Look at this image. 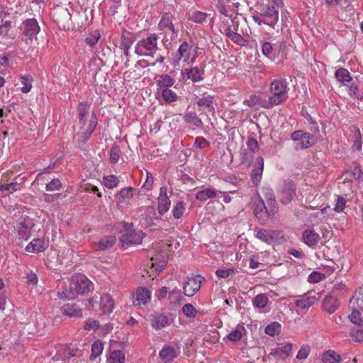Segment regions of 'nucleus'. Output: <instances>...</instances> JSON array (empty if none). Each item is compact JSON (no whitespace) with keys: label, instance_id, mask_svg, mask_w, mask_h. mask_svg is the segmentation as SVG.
Returning a JSON list of instances; mask_svg holds the SVG:
<instances>
[{"label":"nucleus","instance_id":"obj_58","mask_svg":"<svg viewBox=\"0 0 363 363\" xmlns=\"http://www.w3.org/2000/svg\"><path fill=\"white\" fill-rule=\"evenodd\" d=\"M209 145V142L204 138H196L194 143V147L202 149L208 147Z\"/></svg>","mask_w":363,"mask_h":363},{"label":"nucleus","instance_id":"obj_55","mask_svg":"<svg viewBox=\"0 0 363 363\" xmlns=\"http://www.w3.org/2000/svg\"><path fill=\"white\" fill-rule=\"evenodd\" d=\"M20 184L16 182H11L10 184H2L0 186V191H8L11 193L17 191L19 189Z\"/></svg>","mask_w":363,"mask_h":363},{"label":"nucleus","instance_id":"obj_62","mask_svg":"<svg viewBox=\"0 0 363 363\" xmlns=\"http://www.w3.org/2000/svg\"><path fill=\"white\" fill-rule=\"evenodd\" d=\"M324 278V275L317 272H313L308 277V281L311 283H317Z\"/></svg>","mask_w":363,"mask_h":363},{"label":"nucleus","instance_id":"obj_42","mask_svg":"<svg viewBox=\"0 0 363 363\" xmlns=\"http://www.w3.org/2000/svg\"><path fill=\"white\" fill-rule=\"evenodd\" d=\"M268 301V297L265 294H260L254 298L253 304L258 308H263L267 304Z\"/></svg>","mask_w":363,"mask_h":363},{"label":"nucleus","instance_id":"obj_29","mask_svg":"<svg viewBox=\"0 0 363 363\" xmlns=\"http://www.w3.org/2000/svg\"><path fill=\"white\" fill-rule=\"evenodd\" d=\"M116 238L114 236H105L98 242V247L101 250H108L116 243Z\"/></svg>","mask_w":363,"mask_h":363},{"label":"nucleus","instance_id":"obj_41","mask_svg":"<svg viewBox=\"0 0 363 363\" xmlns=\"http://www.w3.org/2000/svg\"><path fill=\"white\" fill-rule=\"evenodd\" d=\"M79 121H83L84 118H88L91 116L89 113V105L86 102H81L78 107Z\"/></svg>","mask_w":363,"mask_h":363},{"label":"nucleus","instance_id":"obj_16","mask_svg":"<svg viewBox=\"0 0 363 363\" xmlns=\"http://www.w3.org/2000/svg\"><path fill=\"white\" fill-rule=\"evenodd\" d=\"M263 167L264 159L262 157H258L255 162V168L252 172V180L255 185H257L261 181Z\"/></svg>","mask_w":363,"mask_h":363},{"label":"nucleus","instance_id":"obj_49","mask_svg":"<svg viewBox=\"0 0 363 363\" xmlns=\"http://www.w3.org/2000/svg\"><path fill=\"white\" fill-rule=\"evenodd\" d=\"M101 38V35L98 30L90 33L86 38L85 42L91 47L95 45Z\"/></svg>","mask_w":363,"mask_h":363},{"label":"nucleus","instance_id":"obj_14","mask_svg":"<svg viewBox=\"0 0 363 363\" xmlns=\"http://www.w3.org/2000/svg\"><path fill=\"white\" fill-rule=\"evenodd\" d=\"M23 35L28 37V39L32 40L33 37L35 36L40 30L37 21L35 18L27 19L23 22Z\"/></svg>","mask_w":363,"mask_h":363},{"label":"nucleus","instance_id":"obj_13","mask_svg":"<svg viewBox=\"0 0 363 363\" xmlns=\"http://www.w3.org/2000/svg\"><path fill=\"white\" fill-rule=\"evenodd\" d=\"M158 200V206L157 210L158 213L160 216L164 215L167 213L169 208L171 201L167 196V188L162 186L160 190V196L157 199Z\"/></svg>","mask_w":363,"mask_h":363},{"label":"nucleus","instance_id":"obj_21","mask_svg":"<svg viewBox=\"0 0 363 363\" xmlns=\"http://www.w3.org/2000/svg\"><path fill=\"white\" fill-rule=\"evenodd\" d=\"M62 311L63 314L70 318H79L82 315V310L75 304H65Z\"/></svg>","mask_w":363,"mask_h":363},{"label":"nucleus","instance_id":"obj_45","mask_svg":"<svg viewBox=\"0 0 363 363\" xmlns=\"http://www.w3.org/2000/svg\"><path fill=\"white\" fill-rule=\"evenodd\" d=\"M104 345L100 340L95 341L91 345V357L96 358L103 352Z\"/></svg>","mask_w":363,"mask_h":363},{"label":"nucleus","instance_id":"obj_17","mask_svg":"<svg viewBox=\"0 0 363 363\" xmlns=\"http://www.w3.org/2000/svg\"><path fill=\"white\" fill-rule=\"evenodd\" d=\"M340 306V302L336 297L328 295L323 300V308L324 311L331 314L334 313Z\"/></svg>","mask_w":363,"mask_h":363},{"label":"nucleus","instance_id":"obj_19","mask_svg":"<svg viewBox=\"0 0 363 363\" xmlns=\"http://www.w3.org/2000/svg\"><path fill=\"white\" fill-rule=\"evenodd\" d=\"M114 308L113 300L108 294H104L101 296L100 308L105 314L111 313Z\"/></svg>","mask_w":363,"mask_h":363},{"label":"nucleus","instance_id":"obj_20","mask_svg":"<svg viewBox=\"0 0 363 363\" xmlns=\"http://www.w3.org/2000/svg\"><path fill=\"white\" fill-rule=\"evenodd\" d=\"M316 300L315 296L304 294L295 302L296 306L301 309H308L313 306Z\"/></svg>","mask_w":363,"mask_h":363},{"label":"nucleus","instance_id":"obj_53","mask_svg":"<svg viewBox=\"0 0 363 363\" xmlns=\"http://www.w3.org/2000/svg\"><path fill=\"white\" fill-rule=\"evenodd\" d=\"M245 149L255 154L259 149V145L257 140L253 138H249L247 142Z\"/></svg>","mask_w":363,"mask_h":363},{"label":"nucleus","instance_id":"obj_38","mask_svg":"<svg viewBox=\"0 0 363 363\" xmlns=\"http://www.w3.org/2000/svg\"><path fill=\"white\" fill-rule=\"evenodd\" d=\"M207 13L199 11H193L188 16V20L196 23H201L206 21Z\"/></svg>","mask_w":363,"mask_h":363},{"label":"nucleus","instance_id":"obj_33","mask_svg":"<svg viewBox=\"0 0 363 363\" xmlns=\"http://www.w3.org/2000/svg\"><path fill=\"white\" fill-rule=\"evenodd\" d=\"M169 319L166 315H158L152 320V326L157 329H161L168 325Z\"/></svg>","mask_w":363,"mask_h":363},{"label":"nucleus","instance_id":"obj_61","mask_svg":"<svg viewBox=\"0 0 363 363\" xmlns=\"http://www.w3.org/2000/svg\"><path fill=\"white\" fill-rule=\"evenodd\" d=\"M154 183V178L152 175V174L149 172H146V180L145 184L143 186V189H145V190L148 191L150 190Z\"/></svg>","mask_w":363,"mask_h":363},{"label":"nucleus","instance_id":"obj_2","mask_svg":"<svg viewBox=\"0 0 363 363\" xmlns=\"http://www.w3.org/2000/svg\"><path fill=\"white\" fill-rule=\"evenodd\" d=\"M92 287V283L86 277L79 275L70 281L69 288L62 291L60 297L66 299H73L78 294L83 295L90 291Z\"/></svg>","mask_w":363,"mask_h":363},{"label":"nucleus","instance_id":"obj_5","mask_svg":"<svg viewBox=\"0 0 363 363\" xmlns=\"http://www.w3.org/2000/svg\"><path fill=\"white\" fill-rule=\"evenodd\" d=\"M144 235L142 231H135L132 224H126L120 238L121 247L127 248L130 245L140 244Z\"/></svg>","mask_w":363,"mask_h":363},{"label":"nucleus","instance_id":"obj_54","mask_svg":"<svg viewBox=\"0 0 363 363\" xmlns=\"http://www.w3.org/2000/svg\"><path fill=\"white\" fill-rule=\"evenodd\" d=\"M62 187V183L59 179H53L46 185V190L49 191L59 190Z\"/></svg>","mask_w":363,"mask_h":363},{"label":"nucleus","instance_id":"obj_32","mask_svg":"<svg viewBox=\"0 0 363 363\" xmlns=\"http://www.w3.org/2000/svg\"><path fill=\"white\" fill-rule=\"evenodd\" d=\"M254 153L252 152L247 150L245 147H243L240 151V160L242 164L250 167L254 159Z\"/></svg>","mask_w":363,"mask_h":363},{"label":"nucleus","instance_id":"obj_59","mask_svg":"<svg viewBox=\"0 0 363 363\" xmlns=\"http://www.w3.org/2000/svg\"><path fill=\"white\" fill-rule=\"evenodd\" d=\"M349 318L351 320V322L357 325H360L361 323L362 322L361 318V314L357 310H354L351 313V314L349 315Z\"/></svg>","mask_w":363,"mask_h":363},{"label":"nucleus","instance_id":"obj_39","mask_svg":"<svg viewBox=\"0 0 363 363\" xmlns=\"http://www.w3.org/2000/svg\"><path fill=\"white\" fill-rule=\"evenodd\" d=\"M335 77L342 83L350 82L352 79L349 72L344 68H340L335 72Z\"/></svg>","mask_w":363,"mask_h":363},{"label":"nucleus","instance_id":"obj_7","mask_svg":"<svg viewBox=\"0 0 363 363\" xmlns=\"http://www.w3.org/2000/svg\"><path fill=\"white\" fill-rule=\"evenodd\" d=\"M291 138L296 143V150L310 147L315 143L314 137L312 135L301 130L294 131L291 133Z\"/></svg>","mask_w":363,"mask_h":363},{"label":"nucleus","instance_id":"obj_18","mask_svg":"<svg viewBox=\"0 0 363 363\" xmlns=\"http://www.w3.org/2000/svg\"><path fill=\"white\" fill-rule=\"evenodd\" d=\"M302 238L306 245L313 247L318 243L320 237L314 230L307 229L303 232Z\"/></svg>","mask_w":363,"mask_h":363},{"label":"nucleus","instance_id":"obj_9","mask_svg":"<svg viewBox=\"0 0 363 363\" xmlns=\"http://www.w3.org/2000/svg\"><path fill=\"white\" fill-rule=\"evenodd\" d=\"M255 236L267 244H272L274 242H277L284 238L281 232L266 229H259L257 230Z\"/></svg>","mask_w":363,"mask_h":363},{"label":"nucleus","instance_id":"obj_46","mask_svg":"<svg viewBox=\"0 0 363 363\" xmlns=\"http://www.w3.org/2000/svg\"><path fill=\"white\" fill-rule=\"evenodd\" d=\"M225 35L227 37L230 38L234 43L241 45L244 41V38L238 33L234 32L230 28H227L225 30Z\"/></svg>","mask_w":363,"mask_h":363},{"label":"nucleus","instance_id":"obj_52","mask_svg":"<svg viewBox=\"0 0 363 363\" xmlns=\"http://www.w3.org/2000/svg\"><path fill=\"white\" fill-rule=\"evenodd\" d=\"M280 327L279 323H272L265 328V333L270 336H274L280 332Z\"/></svg>","mask_w":363,"mask_h":363},{"label":"nucleus","instance_id":"obj_51","mask_svg":"<svg viewBox=\"0 0 363 363\" xmlns=\"http://www.w3.org/2000/svg\"><path fill=\"white\" fill-rule=\"evenodd\" d=\"M118 182V179L114 175H109L104 178V185L109 189L116 187Z\"/></svg>","mask_w":363,"mask_h":363},{"label":"nucleus","instance_id":"obj_63","mask_svg":"<svg viewBox=\"0 0 363 363\" xmlns=\"http://www.w3.org/2000/svg\"><path fill=\"white\" fill-rule=\"evenodd\" d=\"M309 351L310 349L308 346L302 347L298 351L296 358L298 359H305L308 357Z\"/></svg>","mask_w":363,"mask_h":363},{"label":"nucleus","instance_id":"obj_40","mask_svg":"<svg viewBox=\"0 0 363 363\" xmlns=\"http://www.w3.org/2000/svg\"><path fill=\"white\" fill-rule=\"evenodd\" d=\"M292 350V345L287 344L284 345L283 347H278L275 349L274 353L279 356L280 357L284 359L290 355Z\"/></svg>","mask_w":363,"mask_h":363},{"label":"nucleus","instance_id":"obj_31","mask_svg":"<svg viewBox=\"0 0 363 363\" xmlns=\"http://www.w3.org/2000/svg\"><path fill=\"white\" fill-rule=\"evenodd\" d=\"M71 17L72 16L67 9H62L58 16L57 22L61 24L64 28H66V27L69 28Z\"/></svg>","mask_w":363,"mask_h":363},{"label":"nucleus","instance_id":"obj_47","mask_svg":"<svg viewBox=\"0 0 363 363\" xmlns=\"http://www.w3.org/2000/svg\"><path fill=\"white\" fill-rule=\"evenodd\" d=\"M110 360L112 363H124L125 354L121 350H114L111 354Z\"/></svg>","mask_w":363,"mask_h":363},{"label":"nucleus","instance_id":"obj_22","mask_svg":"<svg viewBox=\"0 0 363 363\" xmlns=\"http://www.w3.org/2000/svg\"><path fill=\"white\" fill-rule=\"evenodd\" d=\"M262 193L265 199L267 200L269 206L271 207V211L272 213H276L277 201L272 189L269 187H264L262 189Z\"/></svg>","mask_w":363,"mask_h":363},{"label":"nucleus","instance_id":"obj_15","mask_svg":"<svg viewBox=\"0 0 363 363\" xmlns=\"http://www.w3.org/2000/svg\"><path fill=\"white\" fill-rule=\"evenodd\" d=\"M151 292L147 289L140 288L133 295V303L134 306H145L150 300Z\"/></svg>","mask_w":363,"mask_h":363},{"label":"nucleus","instance_id":"obj_26","mask_svg":"<svg viewBox=\"0 0 363 363\" xmlns=\"http://www.w3.org/2000/svg\"><path fill=\"white\" fill-rule=\"evenodd\" d=\"M45 250L44 240L41 239H33L26 247L28 252H38Z\"/></svg>","mask_w":363,"mask_h":363},{"label":"nucleus","instance_id":"obj_10","mask_svg":"<svg viewBox=\"0 0 363 363\" xmlns=\"http://www.w3.org/2000/svg\"><path fill=\"white\" fill-rule=\"evenodd\" d=\"M79 124L82 130L81 134L83 135L85 139H87L94 132L97 124L95 113H91L89 117L84 118L83 121H79Z\"/></svg>","mask_w":363,"mask_h":363},{"label":"nucleus","instance_id":"obj_36","mask_svg":"<svg viewBox=\"0 0 363 363\" xmlns=\"http://www.w3.org/2000/svg\"><path fill=\"white\" fill-rule=\"evenodd\" d=\"M190 48L191 47L186 41L183 42L178 49V60L184 58L185 62L187 61L189 57Z\"/></svg>","mask_w":363,"mask_h":363},{"label":"nucleus","instance_id":"obj_11","mask_svg":"<svg viewBox=\"0 0 363 363\" xmlns=\"http://www.w3.org/2000/svg\"><path fill=\"white\" fill-rule=\"evenodd\" d=\"M204 71L202 68L194 67L190 69L185 68L181 71L182 79H191L193 82H198L203 79Z\"/></svg>","mask_w":363,"mask_h":363},{"label":"nucleus","instance_id":"obj_27","mask_svg":"<svg viewBox=\"0 0 363 363\" xmlns=\"http://www.w3.org/2000/svg\"><path fill=\"white\" fill-rule=\"evenodd\" d=\"M184 121L187 123H193L197 128L203 127V122L196 112L189 111L185 113Z\"/></svg>","mask_w":363,"mask_h":363},{"label":"nucleus","instance_id":"obj_60","mask_svg":"<svg viewBox=\"0 0 363 363\" xmlns=\"http://www.w3.org/2000/svg\"><path fill=\"white\" fill-rule=\"evenodd\" d=\"M346 201L342 196H339L337 199V202L334 208V211L340 213L343 211L345 207Z\"/></svg>","mask_w":363,"mask_h":363},{"label":"nucleus","instance_id":"obj_50","mask_svg":"<svg viewBox=\"0 0 363 363\" xmlns=\"http://www.w3.org/2000/svg\"><path fill=\"white\" fill-rule=\"evenodd\" d=\"M182 311L188 318H194L197 315V310L190 303L185 304L182 308Z\"/></svg>","mask_w":363,"mask_h":363},{"label":"nucleus","instance_id":"obj_43","mask_svg":"<svg viewBox=\"0 0 363 363\" xmlns=\"http://www.w3.org/2000/svg\"><path fill=\"white\" fill-rule=\"evenodd\" d=\"M267 101V99H262L259 96L252 95L250 97L248 100L246 101V104L249 106H255L259 105L265 108L264 106V103Z\"/></svg>","mask_w":363,"mask_h":363},{"label":"nucleus","instance_id":"obj_24","mask_svg":"<svg viewBox=\"0 0 363 363\" xmlns=\"http://www.w3.org/2000/svg\"><path fill=\"white\" fill-rule=\"evenodd\" d=\"M159 28L161 30L168 28L172 31L173 35H174L175 36L177 35L178 32L175 29L172 23V19L168 13H164L162 15L161 20L159 23Z\"/></svg>","mask_w":363,"mask_h":363},{"label":"nucleus","instance_id":"obj_23","mask_svg":"<svg viewBox=\"0 0 363 363\" xmlns=\"http://www.w3.org/2000/svg\"><path fill=\"white\" fill-rule=\"evenodd\" d=\"M177 357V352L173 347L167 346L160 352V359L165 363L172 362Z\"/></svg>","mask_w":363,"mask_h":363},{"label":"nucleus","instance_id":"obj_30","mask_svg":"<svg viewBox=\"0 0 363 363\" xmlns=\"http://www.w3.org/2000/svg\"><path fill=\"white\" fill-rule=\"evenodd\" d=\"M216 196V191L213 189H204L202 190L199 191L196 194V199L204 201H206L208 199H213Z\"/></svg>","mask_w":363,"mask_h":363},{"label":"nucleus","instance_id":"obj_64","mask_svg":"<svg viewBox=\"0 0 363 363\" xmlns=\"http://www.w3.org/2000/svg\"><path fill=\"white\" fill-rule=\"evenodd\" d=\"M216 8L218 9V11L227 16L228 15V10L227 9V6L224 4L223 0H218V3L216 4Z\"/></svg>","mask_w":363,"mask_h":363},{"label":"nucleus","instance_id":"obj_44","mask_svg":"<svg viewBox=\"0 0 363 363\" xmlns=\"http://www.w3.org/2000/svg\"><path fill=\"white\" fill-rule=\"evenodd\" d=\"M21 84L23 86L21 87V91L24 94L28 93L32 88V82L33 78L31 76H23L21 78Z\"/></svg>","mask_w":363,"mask_h":363},{"label":"nucleus","instance_id":"obj_37","mask_svg":"<svg viewBox=\"0 0 363 363\" xmlns=\"http://www.w3.org/2000/svg\"><path fill=\"white\" fill-rule=\"evenodd\" d=\"M161 95L164 101L167 104L176 101L177 99V94L169 89H162Z\"/></svg>","mask_w":363,"mask_h":363},{"label":"nucleus","instance_id":"obj_12","mask_svg":"<svg viewBox=\"0 0 363 363\" xmlns=\"http://www.w3.org/2000/svg\"><path fill=\"white\" fill-rule=\"evenodd\" d=\"M201 281L196 277L189 278L184 283L183 293L186 296H194L201 288Z\"/></svg>","mask_w":363,"mask_h":363},{"label":"nucleus","instance_id":"obj_3","mask_svg":"<svg viewBox=\"0 0 363 363\" xmlns=\"http://www.w3.org/2000/svg\"><path fill=\"white\" fill-rule=\"evenodd\" d=\"M252 18L259 26L265 24L274 28L279 19V11L275 6L267 5L260 13L253 14Z\"/></svg>","mask_w":363,"mask_h":363},{"label":"nucleus","instance_id":"obj_1","mask_svg":"<svg viewBox=\"0 0 363 363\" xmlns=\"http://www.w3.org/2000/svg\"><path fill=\"white\" fill-rule=\"evenodd\" d=\"M272 94L267 98V101L264 103L265 108H271L284 102L288 98L287 82L284 79H274L270 86Z\"/></svg>","mask_w":363,"mask_h":363},{"label":"nucleus","instance_id":"obj_48","mask_svg":"<svg viewBox=\"0 0 363 363\" xmlns=\"http://www.w3.org/2000/svg\"><path fill=\"white\" fill-rule=\"evenodd\" d=\"M196 104L200 107L205 106L208 108L209 111H214V108L213 106V98L210 96L199 99Z\"/></svg>","mask_w":363,"mask_h":363},{"label":"nucleus","instance_id":"obj_28","mask_svg":"<svg viewBox=\"0 0 363 363\" xmlns=\"http://www.w3.org/2000/svg\"><path fill=\"white\" fill-rule=\"evenodd\" d=\"M17 228L18 238L27 240L30 235V225L23 221L20 223Z\"/></svg>","mask_w":363,"mask_h":363},{"label":"nucleus","instance_id":"obj_35","mask_svg":"<svg viewBox=\"0 0 363 363\" xmlns=\"http://www.w3.org/2000/svg\"><path fill=\"white\" fill-rule=\"evenodd\" d=\"M186 209V203L184 201H179L174 206L172 214L174 219H180Z\"/></svg>","mask_w":363,"mask_h":363},{"label":"nucleus","instance_id":"obj_4","mask_svg":"<svg viewBox=\"0 0 363 363\" xmlns=\"http://www.w3.org/2000/svg\"><path fill=\"white\" fill-rule=\"evenodd\" d=\"M158 37L156 34H150L147 38L140 40L135 48V52L139 56L152 57L158 50Z\"/></svg>","mask_w":363,"mask_h":363},{"label":"nucleus","instance_id":"obj_8","mask_svg":"<svg viewBox=\"0 0 363 363\" xmlns=\"http://www.w3.org/2000/svg\"><path fill=\"white\" fill-rule=\"evenodd\" d=\"M296 194L295 184L291 181H285L279 189V200L283 204H288Z\"/></svg>","mask_w":363,"mask_h":363},{"label":"nucleus","instance_id":"obj_6","mask_svg":"<svg viewBox=\"0 0 363 363\" xmlns=\"http://www.w3.org/2000/svg\"><path fill=\"white\" fill-rule=\"evenodd\" d=\"M250 206L255 216L261 223H264L269 217L274 216L275 213L271 211V207L267 209L263 199L259 194L252 199Z\"/></svg>","mask_w":363,"mask_h":363},{"label":"nucleus","instance_id":"obj_56","mask_svg":"<svg viewBox=\"0 0 363 363\" xmlns=\"http://www.w3.org/2000/svg\"><path fill=\"white\" fill-rule=\"evenodd\" d=\"M119 152L120 150L118 147L113 146L111 147L110 151V161L111 163L115 164L118 161L120 157Z\"/></svg>","mask_w":363,"mask_h":363},{"label":"nucleus","instance_id":"obj_25","mask_svg":"<svg viewBox=\"0 0 363 363\" xmlns=\"http://www.w3.org/2000/svg\"><path fill=\"white\" fill-rule=\"evenodd\" d=\"M174 80L168 74H162L156 77V84L161 89H169L174 84Z\"/></svg>","mask_w":363,"mask_h":363},{"label":"nucleus","instance_id":"obj_34","mask_svg":"<svg viewBox=\"0 0 363 363\" xmlns=\"http://www.w3.org/2000/svg\"><path fill=\"white\" fill-rule=\"evenodd\" d=\"M341 360L340 355L334 351H328L323 354L322 361L324 363H340Z\"/></svg>","mask_w":363,"mask_h":363},{"label":"nucleus","instance_id":"obj_57","mask_svg":"<svg viewBox=\"0 0 363 363\" xmlns=\"http://www.w3.org/2000/svg\"><path fill=\"white\" fill-rule=\"evenodd\" d=\"M242 337V333L239 329V327L237 328L236 330L231 331L228 335V339L232 342H237L240 340Z\"/></svg>","mask_w":363,"mask_h":363}]
</instances>
